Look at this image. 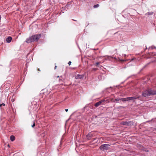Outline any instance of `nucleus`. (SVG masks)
<instances>
[{
  "mask_svg": "<svg viewBox=\"0 0 156 156\" xmlns=\"http://www.w3.org/2000/svg\"><path fill=\"white\" fill-rule=\"evenodd\" d=\"M105 101L104 100H102L100 101L97 102L94 105L96 107H97L101 105H104L105 104Z\"/></svg>",
  "mask_w": 156,
  "mask_h": 156,
  "instance_id": "423d86ee",
  "label": "nucleus"
},
{
  "mask_svg": "<svg viewBox=\"0 0 156 156\" xmlns=\"http://www.w3.org/2000/svg\"><path fill=\"white\" fill-rule=\"evenodd\" d=\"M13 156H17L16 155V154H14Z\"/></svg>",
  "mask_w": 156,
  "mask_h": 156,
  "instance_id": "cd10ccee",
  "label": "nucleus"
},
{
  "mask_svg": "<svg viewBox=\"0 0 156 156\" xmlns=\"http://www.w3.org/2000/svg\"><path fill=\"white\" fill-rule=\"evenodd\" d=\"M1 106H2V105H3L4 106H5V105L4 104V103H2V104H1Z\"/></svg>",
  "mask_w": 156,
  "mask_h": 156,
  "instance_id": "412c9836",
  "label": "nucleus"
},
{
  "mask_svg": "<svg viewBox=\"0 0 156 156\" xmlns=\"http://www.w3.org/2000/svg\"><path fill=\"white\" fill-rule=\"evenodd\" d=\"M147 49V48H146L144 50H146V49Z\"/></svg>",
  "mask_w": 156,
  "mask_h": 156,
  "instance_id": "c756f323",
  "label": "nucleus"
},
{
  "mask_svg": "<svg viewBox=\"0 0 156 156\" xmlns=\"http://www.w3.org/2000/svg\"><path fill=\"white\" fill-rule=\"evenodd\" d=\"M95 139H96L95 138H94V140H95Z\"/></svg>",
  "mask_w": 156,
  "mask_h": 156,
  "instance_id": "2f4dec72",
  "label": "nucleus"
},
{
  "mask_svg": "<svg viewBox=\"0 0 156 156\" xmlns=\"http://www.w3.org/2000/svg\"><path fill=\"white\" fill-rule=\"evenodd\" d=\"M110 145L108 144H104L101 145L99 147V148L102 151L107 150L110 148Z\"/></svg>",
  "mask_w": 156,
  "mask_h": 156,
  "instance_id": "7ed1b4c3",
  "label": "nucleus"
},
{
  "mask_svg": "<svg viewBox=\"0 0 156 156\" xmlns=\"http://www.w3.org/2000/svg\"><path fill=\"white\" fill-rule=\"evenodd\" d=\"M12 39V37H11L9 36L6 38V41L7 42L9 43L11 41Z\"/></svg>",
  "mask_w": 156,
  "mask_h": 156,
  "instance_id": "9d476101",
  "label": "nucleus"
},
{
  "mask_svg": "<svg viewBox=\"0 0 156 156\" xmlns=\"http://www.w3.org/2000/svg\"><path fill=\"white\" fill-rule=\"evenodd\" d=\"M153 55H154V56H155V55H156V54L154 53V54H153Z\"/></svg>",
  "mask_w": 156,
  "mask_h": 156,
  "instance_id": "a878e982",
  "label": "nucleus"
},
{
  "mask_svg": "<svg viewBox=\"0 0 156 156\" xmlns=\"http://www.w3.org/2000/svg\"><path fill=\"white\" fill-rule=\"evenodd\" d=\"M97 69V68H94L93 69V70H96Z\"/></svg>",
  "mask_w": 156,
  "mask_h": 156,
  "instance_id": "4be33fe9",
  "label": "nucleus"
},
{
  "mask_svg": "<svg viewBox=\"0 0 156 156\" xmlns=\"http://www.w3.org/2000/svg\"><path fill=\"white\" fill-rule=\"evenodd\" d=\"M59 81H62V80L61 79H59Z\"/></svg>",
  "mask_w": 156,
  "mask_h": 156,
  "instance_id": "5701e85b",
  "label": "nucleus"
},
{
  "mask_svg": "<svg viewBox=\"0 0 156 156\" xmlns=\"http://www.w3.org/2000/svg\"><path fill=\"white\" fill-rule=\"evenodd\" d=\"M99 6V5L98 4H97L96 5H94V6L93 7L94 8H95L98 7Z\"/></svg>",
  "mask_w": 156,
  "mask_h": 156,
  "instance_id": "dca6fc26",
  "label": "nucleus"
},
{
  "mask_svg": "<svg viewBox=\"0 0 156 156\" xmlns=\"http://www.w3.org/2000/svg\"><path fill=\"white\" fill-rule=\"evenodd\" d=\"M71 61H69L68 62V64H69V66H70L71 65Z\"/></svg>",
  "mask_w": 156,
  "mask_h": 156,
  "instance_id": "aec40b11",
  "label": "nucleus"
},
{
  "mask_svg": "<svg viewBox=\"0 0 156 156\" xmlns=\"http://www.w3.org/2000/svg\"><path fill=\"white\" fill-rule=\"evenodd\" d=\"M35 126V124L34 122L33 125L31 126L32 127H34Z\"/></svg>",
  "mask_w": 156,
  "mask_h": 156,
  "instance_id": "6ab92c4d",
  "label": "nucleus"
},
{
  "mask_svg": "<svg viewBox=\"0 0 156 156\" xmlns=\"http://www.w3.org/2000/svg\"><path fill=\"white\" fill-rule=\"evenodd\" d=\"M1 107V104H0V107Z\"/></svg>",
  "mask_w": 156,
  "mask_h": 156,
  "instance_id": "7c9ffc66",
  "label": "nucleus"
},
{
  "mask_svg": "<svg viewBox=\"0 0 156 156\" xmlns=\"http://www.w3.org/2000/svg\"><path fill=\"white\" fill-rule=\"evenodd\" d=\"M107 59L111 60V59H114V61H115L117 62V61H120V62H123L124 61V60L123 59H121L119 58H116L115 57H112L111 56H107Z\"/></svg>",
  "mask_w": 156,
  "mask_h": 156,
  "instance_id": "20e7f679",
  "label": "nucleus"
},
{
  "mask_svg": "<svg viewBox=\"0 0 156 156\" xmlns=\"http://www.w3.org/2000/svg\"><path fill=\"white\" fill-rule=\"evenodd\" d=\"M121 101L123 102H125L126 101H129L128 97L122 98H121Z\"/></svg>",
  "mask_w": 156,
  "mask_h": 156,
  "instance_id": "f8f14e48",
  "label": "nucleus"
},
{
  "mask_svg": "<svg viewBox=\"0 0 156 156\" xmlns=\"http://www.w3.org/2000/svg\"><path fill=\"white\" fill-rule=\"evenodd\" d=\"M10 139L12 141H13L15 140V137L13 135H11L10 137Z\"/></svg>",
  "mask_w": 156,
  "mask_h": 156,
  "instance_id": "ddd939ff",
  "label": "nucleus"
},
{
  "mask_svg": "<svg viewBox=\"0 0 156 156\" xmlns=\"http://www.w3.org/2000/svg\"><path fill=\"white\" fill-rule=\"evenodd\" d=\"M15 96H14V95H13L12 97V98L11 99V101L12 102H14L15 101Z\"/></svg>",
  "mask_w": 156,
  "mask_h": 156,
  "instance_id": "2eb2a0df",
  "label": "nucleus"
},
{
  "mask_svg": "<svg viewBox=\"0 0 156 156\" xmlns=\"http://www.w3.org/2000/svg\"><path fill=\"white\" fill-rule=\"evenodd\" d=\"M140 147V149L143 151H144L146 152H148L149 151L145 147H144L142 146Z\"/></svg>",
  "mask_w": 156,
  "mask_h": 156,
  "instance_id": "9b49d317",
  "label": "nucleus"
},
{
  "mask_svg": "<svg viewBox=\"0 0 156 156\" xmlns=\"http://www.w3.org/2000/svg\"><path fill=\"white\" fill-rule=\"evenodd\" d=\"M100 62H97L96 63V64L97 66H98L100 64Z\"/></svg>",
  "mask_w": 156,
  "mask_h": 156,
  "instance_id": "a211bd4d",
  "label": "nucleus"
},
{
  "mask_svg": "<svg viewBox=\"0 0 156 156\" xmlns=\"http://www.w3.org/2000/svg\"><path fill=\"white\" fill-rule=\"evenodd\" d=\"M153 13V12H147V13H146V14L147 15H152Z\"/></svg>",
  "mask_w": 156,
  "mask_h": 156,
  "instance_id": "f3484780",
  "label": "nucleus"
},
{
  "mask_svg": "<svg viewBox=\"0 0 156 156\" xmlns=\"http://www.w3.org/2000/svg\"><path fill=\"white\" fill-rule=\"evenodd\" d=\"M65 111L66 112H67L68 111V109H66Z\"/></svg>",
  "mask_w": 156,
  "mask_h": 156,
  "instance_id": "b1692460",
  "label": "nucleus"
},
{
  "mask_svg": "<svg viewBox=\"0 0 156 156\" xmlns=\"http://www.w3.org/2000/svg\"><path fill=\"white\" fill-rule=\"evenodd\" d=\"M56 68H57V66H55V68H54L55 69H56Z\"/></svg>",
  "mask_w": 156,
  "mask_h": 156,
  "instance_id": "393cba45",
  "label": "nucleus"
},
{
  "mask_svg": "<svg viewBox=\"0 0 156 156\" xmlns=\"http://www.w3.org/2000/svg\"><path fill=\"white\" fill-rule=\"evenodd\" d=\"M38 70L39 71H40V69H38Z\"/></svg>",
  "mask_w": 156,
  "mask_h": 156,
  "instance_id": "c85d7f7f",
  "label": "nucleus"
},
{
  "mask_svg": "<svg viewBox=\"0 0 156 156\" xmlns=\"http://www.w3.org/2000/svg\"><path fill=\"white\" fill-rule=\"evenodd\" d=\"M73 21H77V20H74V19H73Z\"/></svg>",
  "mask_w": 156,
  "mask_h": 156,
  "instance_id": "bb28decb",
  "label": "nucleus"
},
{
  "mask_svg": "<svg viewBox=\"0 0 156 156\" xmlns=\"http://www.w3.org/2000/svg\"><path fill=\"white\" fill-rule=\"evenodd\" d=\"M41 36V35L40 34L33 35L29 38H27L26 40V42L29 43L35 41H37Z\"/></svg>",
  "mask_w": 156,
  "mask_h": 156,
  "instance_id": "f257e3e1",
  "label": "nucleus"
},
{
  "mask_svg": "<svg viewBox=\"0 0 156 156\" xmlns=\"http://www.w3.org/2000/svg\"><path fill=\"white\" fill-rule=\"evenodd\" d=\"M128 98L129 101L132 100L136 99H138L139 100H141V96H134L133 97H128Z\"/></svg>",
  "mask_w": 156,
  "mask_h": 156,
  "instance_id": "6e6552de",
  "label": "nucleus"
},
{
  "mask_svg": "<svg viewBox=\"0 0 156 156\" xmlns=\"http://www.w3.org/2000/svg\"><path fill=\"white\" fill-rule=\"evenodd\" d=\"M155 95H156V90L151 89H147L142 93V96L145 97Z\"/></svg>",
  "mask_w": 156,
  "mask_h": 156,
  "instance_id": "f03ea898",
  "label": "nucleus"
},
{
  "mask_svg": "<svg viewBox=\"0 0 156 156\" xmlns=\"http://www.w3.org/2000/svg\"><path fill=\"white\" fill-rule=\"evenodd\" d=\"M134 122H133L129 121V122H122L121 124L123 125L126 126H132L133 125Z\"/></svg>",
  "mask_w": 156,
  "mask_h": 156,
  "instance_id": "39448f33",
  "label": "nucleus"
},
{
  "mask_svg": "<svg viewBox=\"0 0 156 156\" xmlns=\"http://www.w3.org/2000/svg\"><path fill=\"white\" fill-rule=\"evenodd\" d=\"M94 133L93 132H90L87 135L86 137L88 140H90L91 138L94 136Z\"/></svg>",
  "mask_w": 156,
  "mask_h": 156,
  "instance_id": "0eeeda50",
  "label": "nucleus"
},
{
  "mask_svg": "<svg viewBox=\"0 0 156 156\" xmlns=\"http://www.w3.org/2000/svg\"><path fill=\"white\" fill-rule=\"evenodd\" d=\"M121 98H117L115 99V100H114L113 101V102H115V101H116L117 102H118V101H120V100L121 101Z\"/></svg>",
  "mask_w": 156,
  "mask_h": 156,
  "instance_id": "4468645a",
  "label": "nucleus"
},
{
  "mask_svg": "<svg viewBox=\"0 0 156 156\" xmlns=\"http://www.w3.org/2000/svg\"><path fill=\"white\" fill-rule=\"evenodd\" d=\"M83 77H84V75H80L78 74L75 76V78L76 79H81L83 78Z\"/></svg>",
  "mask_w": 156,
  "mask_h": 156,
  "instance_id": "1a4fd4ad",
  "label": "nucleus"
}]
</instances>
